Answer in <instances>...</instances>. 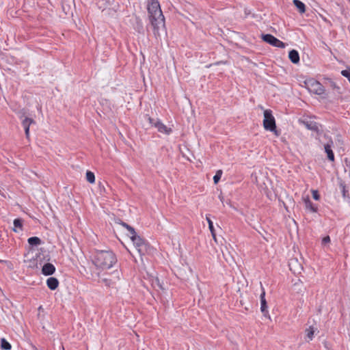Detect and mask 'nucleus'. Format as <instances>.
I'll use <instances>...</instances> for the list:
<instances>
[{
	"label": "nucleus",
	"instance_id": "393cba45",
	"mask_svg": "<svg viewBox=\"0 0 350 350\" xmlns=\"http://www.w3.org/2000/svg\"><path fill=\"white\" fill-rule=\"evenodd\" d=\"M144 119L148 122V123L150 124V125L151 126H154V127H155L156 124H157V121H159V120L158 118H157V119L152 118L148 114L144 116Z\"/></svg>",
	"mask_w": 350,
	"mask_h": 350
},
{
	"label": "nucleus",
	"instance_id": "6e6552de",
	"mask_svg": "<svg viewBox=\"0 0 350 350\" xmlns=\"http://www.w3.org/2000/svg\"><path fill=\"white\" fill-rule=\"evenodd\" d=\"M299 122L304 124L307 129L314 131L317 133H320L319 124L313 120H299Z\"/></svg>",
	"mask_w": 350,
	"mask_h": 350
},
{
	"label": "nucleus",
	"instance_id": "c9c22d12",
	"mask_svg": "<svg viewBox=\"0 0 350 350\" xmlns=\"http://www.w3.org/2000/svg\"><path fill=\"white\" fill-rule=\"evenodd\" d=\"M350 2V0H348Z\"/></svg>",
	"mask_w": 350,
	"mask_h": 350
},
{
	"label": "nucleus",
	"instance_id": "aec40b11",
	"mask_svg": "<svg viewBox=\"0 0 350 350\" xmlns=\"http://www.w3.org/2000/svg\"><path fill=\"white\" fill-rule=\"evenodd\" d=\"M14 228L13 230L14 232H18L17 229H19L21 230H23V219L21 218H16L14 219Z\"/></svg>",
	"mask_w": 350,
	"mask_h": 350
},
{
	"label": "nucleus",
	"instance_id": "a878e982",
	"mask_svg": "<svg viewBox=\"0 0 350 350\" xmlns=\"http://www.w3.org/2000/svg\"><path fill=\"white\" fill-rule=\"evenodd\" d=\"M223 172L221 170H219L216 172L215 176H213V182L215 184H217L221 179Z\"/></svg>",
	"mask_w": 350,
	"mask_h": 350
},
{
	"label": "nucleus",
	"instance_id": "cd10ccee",
	"mask_svg": "<svg viewBox=\"0 0 350 350\" xmlns=\"http://www.w3.org/2000/svg\"><path fill=\"white\" fill-rule=\"evenodd\" d=\"M17 115H18V117L23 120V119H24L27 115V110L25 109H22L21 110H19L18 112H17Z\"/></svg>",
	"mask_w": 350,
	"mask_h": 350
},
{
	"label": "nucleus",
	"instance_id": "b1692460",
	"mask_svg": "<svg viewBox=\"0 0 350 350\" xmlns=\"http://www.w3.org/2000/svg\"><path fill=\"white\" fill-rule=\"evenodd\" d=\"M85 176L87 181L90 183H94L95 182V175L92 172L88 170Z\"/></svg>",
	"mask_w": 350,
	"mask_h": 350
},
{
	"label": "nucleus",
	"instance_id": "f3484780",
	"mask_svg": "<svg viewBox=\"0 0 350 350\" xmlns=\"http://www.w3.org/2000/svg\"><path fill=\"white\" fill-rule=\"evenodd\" d=\"M27 242L30 247H33L35 246L40 245L42 243V240L38 237H31L27 239Z\"/></svg>",
	"mask_w": 350,
	"mask_h": 350
},
{
	"label": "nucleus",
	"instance_id": "ddd939ff",
	"mask_svg": "<svg viewBox=\"0 0 350 350\" xmlns=\"http://www.w3.org/2000/svg\"><path fill=\"white\" fill-rule=\"evenodd\" d=\"M288 58L290 61L294 64H297L299 63L300 57L298 51L295 49H292L288 53Z\"/></svg>",
	"mask_w": 350,
	"mask_h": 350
},
{
	"label": "nucleus",
	"instance_id": "4be33fe9",
	"mask_svg": "<svg viewBox=\"0 0 350 350\" xmlns=\"http://www.w3.org/2000/svg\"><path fill=\"white\" fill-rule=\"evenodd\" d=\"M339 187H340V191H341L343 198H349V191L346 188V185H345V182L340 181V184H339Z\"/></svg>",
	"mask_w": 350,
	"mask_h": 350
},
{
	"label": "nucleus",
	"instance_id": "20e7f679",
	"mask_svg": "<svg viewBox=\"0 0 350 350\" xmlns=\"http://www.w3.org/2000/svg\"><path fill=\"white\" fill-rule=\"evenodd\" d=\"M131 239L140 256L145 255L148 252L150 249V245L144 239L137 234Z\"/></svg>",
	"mask_w": 350,
	"mask_h": 350
},
{
	"label": "nucleus",
	"instance_id": "0eeeda50",
	"mask_svg": "<svg viewBox=\"0 0 350 350\" xmlns=\"http://www.w3.org/2000/svg\"><path fill=\"white\" fill-rule=\"evenodd\" d=\"M261 288H262V293H260V310L263 315L265 317H267L268 315V306L267 302L265 299V291L262 285V283H260Z\"/></svg>",
	"mask_w": 350,
	"mask_h": 350
},
{
	"label": "nucleus",
	"instance_id": "2f4dec72",
	"mask_svg": "<svg viewBox=\"0 0 350 350\" xmlns=\"http://www.w3.org/2000/svg\"><path fill=\"white\" fill-rule=\"evenodd\" d=\"M331 241V239H330V237L329 236H326L325 237L323 238L322 239V243L323 244H326V243H328Z\"/></svg>",
	"mask_w": 350,
	"mask_h": 350
},
{
	"label": "nucleus",
	"instance_id": "bb28decb",
	"mask_svg": "<svg viewBox=\"0 0 350 350\" xmlns=\"http://www.w3.org/2000/svg\"><path fill=\"white\" fill-rule=\"evenodd\" d=\"M101 282L107 287H111L114 284V282L111 279L108 278H103Z\"/></svg>",
	"mask_w": 350,
	"mask_h": 350
},
{
	"label": "nucleus",
	"instance_id": "9b49d317",
	"mask_svg": "<svg viewBox=\"0 0 350 350\" xmlns=\"http://www.w3.org/2000/svg\"><path fill=\"white\" fill-rule=\"evenodd\" d=\"M333 141L332 139H329V141L324 145V149L325 152L327 154V159L330 161H334L335 157L334 154L332 150V146H333Z\"/></svg>",
	"mask_w": 350,
	"mask_h": 350
},
{
	"label": "nucleus",
	"instance_id": "72a5a7b5",
	"mask_svg": "<svg viewBox=\"0 0 350 350\" xmlns=\"http://www.w3.org/2000/svg\"><path fill=\"white\" fill-rule=\"evenodd\" d=\"M222 63H223V62H217L215 63L214 64L215 65H218V64H222Z\"/></svg>",
	"mask_w": 350,
	"mask_h": 350
},
{
	"label": "nucleus",
	"instance_id": "423d86ee",
	"mask_svg": "<svg viewBox=\"0 0 350 350\" xmlns=\"http://www.w3.org/2000/svg\"><path fill=\"white\" fill-rule=\"evenodd\" d=\"M310 90L317 95H323L325 92L323 85L317 81H310Z\"/></svg>",
	"mask_w": 350,
	"mask_h": 350
},
{
	"label": "nucleus",
	"instance_id": "c756f323",
	"mask_svg": "<svg viewBox=\"0 0 350 350\" xmlns=\"http://www.w3.org/2000/svg\"><path fill=\"white\" fill-rule=\"evenodd\" d=\"M312 198L315 200H319L320 199V194L317 190L312 191Z\"/></svg>",
	"mask_w": 350,
	"mask_h": 350
},
{
	"label": "nucleus",
	"instance_id": "4468645a",
	"mask_svg": "<svg viewBox=\"0 0 350 350\" xmlns=\"http://www.w3.org/2000/svg\"><path fill=\"white\" fill-rule=\"evenodd\" d=\"M59 284V280L56 278L50 277L46 280L47 287L51 291L57 289Z\"/></svg>",
	"mask_w": 350,
	"mask_h": 350
},
{
	"label": "nucleus",
	"instance_id": "dca6fc26",
	"mask_svg": "<svg viewBox=\"0 0 350 350\" xmlns=\"http://www.w3.org/2000/svg\"><path fill=\"white\" fill-rule=\"evenodd\" d=\"M206 221L208 222V228H209V230L211 231V235H212L213 239L215 240V241L217 242L215 230L214 226H213V222L211 219L210 215H206Z\"/></svg>",
	"mask_w": 350,
	"mask_h": 350
},
{
	"label": "nucleus",
	"instance_id": "f257e3e1",
	"mask_svg": "<svg viewBox=\"0 0 350 350\" xmlns=\"http://www.w3.org/2000/svg\"><path fill=\"white\" fill-rule=\"evenodd\" d=\"M148 14L150 25L156 38L160 36V31L165 30V17L158 0H149Z\"/></svg>",
	"mask_w": 350,
	"mask_h": 350
},
{
	"label": "nucleus",
	"instance_id": "f8f14e48",
	"mask_svg": "<svg viewBox=\"0 0 350 350\" xmlns=\"http://www.w3.org/2000/svg\"><path fill=\"white\" fill-rule=\"evenodd\" d=\"M155 128L157 129V131L159 133H165L166 135H170L172 133V129L170 127L166 126L163 122L159 120V121H157Z\"/></svg>",
	"mask_w": 350,
	"mask_h": 350
},
{
	"label": "nucleus",
	"instance_id": "412c9836",
	"mask_svg": "<svg viewBox=\"0 0 350 350\" xmlns=\"http://www.w3.org/2000/svg\"><path fill=\"white\" fill-rule=\"evenodd\" d=\"M134 29L136 31H137L139 33L144 34V28L143 23L138 17L136 18V23L134 27Z\"/></svg>",
	"mask_w": 350,
	"mask_h": 350
},
{
	"label": "nucleus",
	"instance_id": "7ed1b4c3",
	"mask_svg": "<svg viewBox=\"0 0 350 350\" xmlns=\"http://www.w3.org/2000/svg\"><path fill=\"white\" fill-rule=\"evenodd\" d=\"M263 126L265 130L273 132L276 136L280 135V132L277 130L275 118L271 109L264 111Z\"/></svg>",
	"mask_w": 350,
	"mask_h": 350
},
{
	"label": "nucleus",
	"instance_id": "c85d7f7f",
	"mask_svg": "<svg viewBox=\"0 0 350 350\" xmlns=\"http://www.w3.org/2000/svg\"><path fill=\"white\" fill-rule=\"evenodd\" d=\"M341 75L347 78L348 81H349L350 83V68H348L346 70H342L341 71Z\"/></svg>",
	"mask_w": 350,
	"mask_h": 350
},
{
	"label": "nucleus",
	"instance_id": "1a4fd4ad",
	"mask_svg": "<svg viewBox=\"0 0 350 350\" xmlns=\"http://www.w3.org/2000/svg\"><path fill=\"white\" fill-rule=\"evenodd\" d=\"M22 126L24 128L25 137L27 139L29 138V127L32 124H36V121L31 118L25 117L22 120Z\"/></svg>",
	"mask_w": 350,
	"mask_h": 350
},
{
	"label": "nucleus",
	"instance_id": "473e14b6",
	"mask_svg": "<svg viewBox=\"0 0 350 350\" xmlns=\"http://www.w3.org/2000/svg\"><path fill=\"white\" fill-rule=\"evenodd\" d=\"M332 87L334 88V89H338L339 90L340 88L334 83V82H332Z\"/></svg>",
	"mask_w": 350,
	"mask_h": 350
},
{
	"label": "nucleus",
	"instance_id": "2eb2a0df",
	"mask_svg": "<svg viewBox=\"0 0 350 350\" xmlns=\"http://www.w3.org/2000/svg\"><path fill=\"white\" fill-rule=\"evenodd\" d=\"M304 204L306 206V209H309L310 211L312 213H317L318 211V207L316 204H314L311 200H310L309 197H307L304 199Z\"/></svg>",
	"mask_w": 350,
	"mask_h": 350
},
{
	"label": "nucleus",
	"instance_id": "5701e85b",
	"mask_svg": "<svg viewBox=\"0 0 350 350\" xmlns=\"http://www.w3.org/2000/svg\"><path fill=\"white\" fill-rule=\"evenodd\" d=\"M1 349L3 350H10L12 345L5 338H3L1 339Z\"/></svg>",
	"mask_w": 350,
	"mask_h": 350
},
{
	"label": "nucleus",
	"instance_id": "6ab92c4d",
	"mask_svg": "<svg viewBox=\"0 0 350 350\" xmlns=\"http://www.w3.org/2000/svg\"><path fill=\"white\" fill-rule=\"evenodd\" d=\"M293 3L296 8L299 10L301 14L305 13L306 12V5L305 4L300 0H293Z\"/></svg>",
	"mask_w": 350,
	"mask_h": 350
},
{
	"label": "nucleus",
	"instance_id": "7c9ffc66",
	"mask_svg": "<svg viewBox=\"0 0 350 350\" xmlns=\"http://www.w3.org/2000/svg\"><path fill=\"white\" fill-rule=\"evenodd\" d=\"M307 331H308L307 337L310 340H312L313 338V335H314V331L312 330V329H310V330H307Z\"/></svg>",
	"mask_w": 350,
	"mask_h": 350
},
{
	"label": "nucleus",
	"instance_id": "39448f33",
	"mask_svg": "<svg viewBox=\"0 0 350 350\" xmlns=\"http://www.w3.org/2000/svg\"><path fill=\"white\" fill-rule=\"evenodd\" d=\"M262 39L264 42L278 48L284 49L286 45L282 41L269 33L262 34Z\"/></svg>",
	"mask_w": 350,
	"mask_h": 350
},
{
	"label": "nucleus",
	"instance_id": "a211bd4d",
	"mask_svg": "<svg viewBox=\"0 0 350 350\" xmlns=\"http://www.w3.org/2000/svg\"><path fill=\"white\" fill-rule=\"evenodd\" d=\"M120 224L129 231V234H128V236L130 237V239L137 234L135 228L131 226L122 221H121Z\"/></svg>",
	"mask_w": 350,
	"mask_h": 350
},
{
	"label": "nucleus",
	"instance_id": "f03ea898",
	"mask_svg": "<svg viewBox=\"0 0 350 350\" xmlns=\"http://www.w3.org/2000/svg\"><path fill=\"white\" fill-rule=\"evenodd\" d=\"M92 261L97 268L104 270L112 267L117 262V258L111 250H96Z\"/></svg>",
	"mask_w": 350,
	"mask_h": 350
},
{
	"label": "nucleus",
	"instance_id": "f704fd0d",
	"mask_svg": "<svg viewBox=\"0 0 350 350\" xmlns=\"http://www.w3.org/2000/svg\"><path fill=\"white\" fill-rule=\"evenodd\" d=\"M157 280V282H159V280ZM158 285L159 286L160 288L163 289V287H162V286H161V284H159L158 283Z\"/></svg>",
	"mask_w": 350,
	"mask_h": 350
},
{
	"label": "nucleus",
	"instance_id": "9d476101",
	"mask_svg": "<svg viewBox=\"0 0 350 350\" xmlns=\"http://www.w3.org/2000/svg\"><path fill=\"white\" fill-rule=\"evenodd\" d=\"M55 270V267L52 263L46 262L42 266L41 273L44 275L49 276L53 275Z\"/></svg>",
	"mask_w": 350,
	"mask_h": 350
}]
</instances>
